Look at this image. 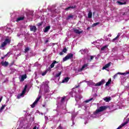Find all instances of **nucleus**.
Listing matches in <instances>:
<instances>
[{
  "mask_svg": "<svg viewBox=\"0 0 129 129\" xmlns=\"http://www.w3.org/2000/svg\"><path fill=\"white\" fill-rule=\"evenodd\" d=\"M11 40L9 38H6L4 40L3 42L2 43L1 45H0V49H2L3 48H5L7 45H10L11 44Z\"/></svg>",
  "mask_w": 129,
  "mask_h": 129,
  "instance_id": "obj_1",
  "label": "nucleus"
},
{
  "mask_svg": "<svg viewBox=\"0 0 129 129\" xmlns=\"http://www.w3.org/2000/svg\"><path fill=\"white\" fill-rule=\"evenodd\" d=\"M107 108L105 106H100L99 109L96 110L95 112L94 113V114H97L99 113V112H101L102 111H104Z\"/></svg>",
  "mask_w": 129,
  "mask_h": 129,
  "instance_id": "obj_2",
  "label": "nucleus"
},
{
  "mask_svg": "<svg viewBox=\"0 0 129 129\" xmlns=\"http://www.w3.org/2000/svg\"><path fill=\"white\" fill-rule=\"evenodd\" d=\"M73 58V54L72 53H68L64 58H63L62 61L65 62V61H67V60H69V59H72Z\"/></svg>",
  "mask_w": 129,
  "mask_h": 129,
  "instance_id": "obj_3",
  "label": "nucleus"
},
{
  "mask_svg": "<svg viewBox=\"0 0 129 129\" xmlns=\"http://www.w3.org/2000/svg\"><path fill=\"white\" fill-rule=\"evenodd\" d=\"M74 32L76 34H78V35H80V34H82L83 33V30H82L81 29L79 30L77 29L76 28H73Z\"/></svg>",
  "mask_w": 129,
  "mask_h": 129,
  "instance_id": "obj_4",
  "label": "nucleus"
},
{
  "mask_svg": "<svg viewBox=\"0 0 129 129\" xmlns=\"http://www.w3.org/2000/svg\"><path fill=\"white\" fill-rule=\"evenodd\" d=\"M30 31L31 32H34V33H36L37 32V27L35 26H30Z\"/></svg>",
  "mask_w": 129,
  "mask_h": 129,
  "instance_id": "obj_5",
  "label": "nucleus"
},
{
  "mask_svg": "<svg viewBox=\"0 0 129 129\" xmlns=\"http://www.w3.org/2000/svg\"><path fill=\"white\" fill-rule=\"evenodd\" d=\"M25 79H27V74H26L21 76V78L20 80V82H23Z\"/></svg>",
  "mask_w": 129,
  "mask_h": 129,
  "instance_id": "obj_6",
  "label": "nucleus"
},
{
  "mask_svg": "<svg viewBox=\"0 0 129 129\" xmlns=\"http://www.w3.org/2000/svg\"><path fill=\"white\" fill-rule=\"evenodd\" d=\"M1 64L4 67H8V66H9V62H8L7 61H2Z\"/></svg>",
  "mask_w": 129,
  "mask_h": 129,
  "instance_id": "obj_7",
  "label": "nucleus"
},
{
  "mask_svg": "<svg viewBox=\"0 0 129 129\" xmlns=\"http://www.w3.org/2000/svg\"><path fill=\"white\" fill-rule=\"evenodd\" d=\"M126 0H122L123 2H121L119 1H117V3L120 6H122L123 5H126Z\"/></svg>",
  "mask_w": 129,
  "mask_h": 129,
  "instance_id": "obj_8",
  "label": "nucleus"
},
{
  "mask_svg": "<svg viewBox=\"0 0 129 129\" xmlns=\"http://www.w3.org/2000/svg\"><path fill=\"white\" fill-rule=\"evenodd\" d=\"M110 65H111V62H109V63L106 64L105 66H104L102 68L103 70H104V69H106L107 68H108Z\"/></svg>",
  "mask_w": 129,
  "mask_h": 129,
  "instance_id": "obj_9",
  "label": "nucleus"
},
{
  "mask_svg": "<svg viewBox=\"0 0 129 129\" xmlns=\"http://www.w3.org/2000/svg\"><path fill=\"white\" fill-rule=\"evenodd\" d=\"M57 63H59V62H58L56 60H53V62L50 66V68H54V66H55V64H56Z\"/></svg>",
  "mask_w": 129,
  "mask_h": 129,
  "instance_id": "obj_10",
  "label": "nucleus"
},
{
  "mask_svg": "<svg viewBox=\"0 0 129 129\" xmlns=\"http://www.w3.org/2000/svg\"><path fill=\"white\" fill-rule=\"evenodd\" d=\"M103 83H104V80H102L101 82H99L96 83L95 85V86H100V85H101L102 84H103Z\"/></svg>",
  "mask_w": 129,
  "mask_h": 129,
  "instance_id": "obj_11",
  "label": "nucleus"
},
{
  "mask_svg": "<svg viewBox=\"0 0 129 129\" xmlns=\"http://www.w3.org/2000/svg\"><path fill=\"white\" fill-rule=\"evenodd\" d=\"M75 8H76V6H70L69 7L65 9L66 11H69V10H70L71 9H72V10H73V9H75Z\"/></svg>",
  "mask_w": 129,
  "mask_h": 129,
  "instance_id": "obj_12",
  "label": "nucleus"
},
{
  "mask_svg": "<svg viewBox=\"0 0 129 129\" xmlns=\"http://www.w3.org/2000/svg\"><path fill=\"white\" fill-rule=\"evenodd\" d=\"M23 20H25L24 17H20L17 18L16 22H20V21H23Z\"/></svg>",
  "mask_w": 129,
  "mask_h": 129,
  "instance_id": "obj_13",
  "label": "nucleus"
},
{
  "mask_svg": "<svg viewBox=\"0 0 129 129\" xmlns=\"http://www.w3.org/2000/svg\"><path fill=\"white\" fill-rule=\"evenodd\" d=\"M69 79H70V78L66 77V78H64V80H62V83H65V82H68V81H69Z\"/></svg>",
  "mask_w": 129,
  "mask_h": 129,
  "instance_id": "obj_14",
  "label": "nucleus"
},
{
  "mask_svg": "<svg viewBox=\"0 0 129 129\" xmlns=\"http://www.w3.org/2000/svg\"><path fill=\"white\" fill-rule=\"evenodd\" d=\"M50 26H46L44 30V33H47V32H48L49 30H50Z\"/></svg>",
  "mask_w": 129,
  "mask_h": 129,
  "instance_id": "obj_15",
  "label": "nucleus"
},
{
  "mask_svg": "<svg viewBox=\"0 0 129 129\" xmlns=\"http://www.w3.org/2000/svg\"><path fill=\"white\" fill-rule=\"evenodd\" d=\"M104 100H105L106 102H109V101L111 100V98L110 97H106L104 99Z\"/></svg>",
  "mask_w": 129,
  "mask_h": 129,
  "instance_id": "obj_16",
  "label": "nucleus"
},
{
  "mask_svg": "<svg viewBox=\"0 0 129 129\" xmlns=\"http://www.w3.org/2000/svg\"><path fill=\"white\" fill-rule=\"evenodd\" d=\"M88 18L89 19H91L92 18V12L91 11H89L88 14Z\"/></svg>",
  "mask_w": 129,
  "mask_h": 129,
  "instance_id": "obj_17",
  "label": "nucleus"
},
{
  "mask_svg": "<svg viewBox=\"0 0 129 129\" xmlns=\"http://www.w3.org/2000/svg\"><path fill=\"white\" fill-rule=\"evenodd\" d=\"M108 47V45H105L103 47H102L101 48V51H104V50H106L107 49V47Z\"/></svg>",
  "mask_w": 129,
  "mask_h": 129,
  "instance_id": "obj_18",
  "label": "nucleus"
},
{
  "mask_svg": "<svg viewBox=\"0 0 129 129\" xmlns=\"http://www.w3.org/2000/svg\"><path fill=\"white\" fill-rule=\"evenodd\" d=\"M87 66H88V64L87 63H85V64H84L81 69V71H82L83 69H84V68H86Z\"/></svg>",
  "mask_w": 129,
  "mask_h": 129,
  "instance_id": "obj_19",
  "label": "nucleus"
},
{
  "mask_svg": "<svg viewBox=\"0 0 129 129\" xmlns=\"http://www.w3.org/2000/svg\"><path fill=\"white\" fill-rule=\"evenodd\" d=\"M74 17V16L72 15H70L69 16H68V17L67 18V20H70V19H73V18Z\"/></svg>",
  "mask_w": 129,
  "mask_h": 129,
  "instance_id": "obj_20",
  "label": "nucleus"
},
{
  "mask_svg": "<svg viewBox=\"0 0 129 129\" xmlns=\"http://www.w3.org/2000/svg\"><path fill=\"white\" fill-rule=\"evenodd\" d=\"M111 82V79L108 80V82L106 83L105 86H108Z\"/></svg>",
  "mask_w": 129,
  "mask_h": 129,
  "instance_id": "obj_21",
  "label": "nucleus"
},
{
  "mask_svg": "<svg viewBox=\"0 0 129 129\" xmlns=\"http://www.w3.org/2000/svg\"><path fill=\"white\" fill-rule=\"evenodd\" d=\"M37 103H38V102H36V101H35L31 105V107H32V108H34V107L35 106L36 104H37Z\"/></svg>",
  "mask_w": 129,
  "mask_h": 129,
  "instance_id": "obj_22",
  "label": "nucleus"
},
{
  "mask_svg": "<svg viewBox=\"0 0 129 129\" xmlns=\"http://www.w3.org/2000/svg\"><path fill=\"white\" fill-rule=\"evenodd\" d=\"M91 100H93V98H91L89 99V100H87L85 101V102L86 103H88V102H89V101H91Z\"/></svg>",
  "mask_w": 129,
  "mask_h": 129,
  "instance_id": "obj_23",
  "label": "nucleus"
},
{
  "mask_svg": "<svg viewBox=\"0 0 129 129\" xmlns=\"http://www.w3.org/2000/svg\"><path fill=\"white\" fill-rule=\"evenodd\" d=\"M67 51H68V50L67 48H66V47H64L62 50L63 53H67Z\"/></svg>",
  "mask_w": 129,
  "mask_h": 129,
  "instance_id": "obj_24",
  "label": "nucleus"
},
{
  "mask_svg": "<svg viewBox=\"0 0 129 129\" xmlns=\"http://www.w3.org/2000/svg\"><path fill=\"white\" fill-rule=\"evenodd\" d=\"M62 72H60L58 74H57L55 75V77L58 78L59 76H60Z\"/></svg>",
  "mask_w": 129,
  "mask_h": 129,
  "instance_id": "obj_25",
  "label": "nucleus"
},
{
  "mask_svg": "<svg viewBox=\"0 0 129 129\" xmlns=\"http://www.w3.org/2000/svg\"><path fill=\"white\" fill-rule=\"evenodd\" d=\"M90 62H91L93 59H94V56L93 55H90Z\"/></svg>",
  "mask_w": 129,
  "mask_h": 129,
  "instance_id": "obj_26",
  "label": "nucleus"
},
{
  "mask_svg": "<svg viewBox=\"0 0 129 129\" xmlns=\"http://www.w3.org/2000/svg\"><path fill=\"white\" fill-rule=\"evenodd\" d=\"M30 50V49L29 48V47H26L25 48V52L27 53V52H29V50Z\"/></svg>",
  "mask_w": 129,
  "mask_h": 129,
  "instance_id": "obj_27",
  "label": "nucleus"
},
{
  "mask_svg": "<svg viewBox=\"0 0 129 129\" xmlns=\"http://www.w3.org/2000/svg\"><path fill=\"white\" fill-rule=\"evenodd\" d=\"M6 106H7V105H2L0 109V110H3L5 108V107H6Z\"/></svg>",
  "mask_w": 129,
  "mask_h": 129,
  "instance_id": "obj_28",
  "label": "nucleus"
},
{
  "mask_svg": "<svg viewBox=\"0 0 129 129\" xmlns=\"http://www.w3.org/2000/svg\"><path fill=\"white\" fill-rule=\"evenodd\" d=\"M41 99V96H39V97L37 98L35 100V101L37 102L39 101Z\"/></svg>",
  "mask_w": 129,
  "mask_h": 129,
  "instance_id": "obj_29",
  "label": "nucleus"
},
{
  "mask_svg": "<svg viewBox=\"0 0 129 129\" xmlns=\"http://www.w3.org/2000/svg\"><path fill=\"white\" fill-rule=\"evenodd\" d=\"M66 98V96H63L61 100V102H63L64 100H65V99Z\"/></svg>",
  "mask_w": 129,
  "mask_h": 129,
  "instance_id": "obj_30",
  "label": "nucleus"
},
{
  "mask_svg": "<svg viewBox=\"0 0 129 129\" xmlns=\"http://www.w3.org/2000/svg\"><path fill=\"white\" fill-rule=\"evenodd\" d=\"M118 38V36H116L114 39H112V42H114V41H116V40H117V38Z\"/></svg>",
  "mask_w": 129,
  "mask_h": 129,
  "instance_id": "obj_31",
  "label": "nucleus"
},
{
  "mask_svg": "<svg viewBox=\"0 0 129 129\" xmlns=\"http://www.w3.org/2000/svg\"><path fill=\"white\" fill-rule=\"evenodd\" d=\"M46 74H47V72H44L43 73H42V74H41V75L42 76H45V75H46Z\"/></svg>",
  "mask_w": 129,
  "mask_h": 129,
  "instance_id": "obj_32",
  "label": "nucleus"
},
{
  "mask_svg": "<svg viewBox=\"0 0 129 129\" xmlns=\"http://www.w3.org/2000/svg\"><path fill=\"white\" fill-rule=\"evenodd\" d=\"M117 74H119L120 75H125V73H117Z\"/></svg>",
  "mask_w": 129,
  "mask_h": 129,
  "instance_id": "obj_33",
  "label": "nucleus"
},
{
  "mask_svg": "<svg viewBox=\"0 0 129 129\" xmlns=\"http://www.w3.org/2000/svg\"><path fill=\"white\" fill-rule=\"evenodd\" d=\"M25 93H26V90H23L21 94V95H23V94H25Z\"/></svg>",
  "mask_w": 129,
  "mask_h": 129,
  "instance_id": "obj_34",
  "label": "nucleus"
},
{
  "mask_svg": "<svg viewBox=\"0 0 129 129\" xmlns=\"http://www.w3.org/2000/svg\"><path fill=\"white\" fill-rule=\"evenodd\" d=\"M117 75H118V74H117V73L116 74H115V75H114L113 79H115L116 78V77H117Z\"/></svg>",
  "mask_w": 129,
  "mask_h": 129,
  "instance_id": "obj_35",
  "label": "nucleus"
},
{
  "mask_svg": "<svg viewBox=\"0 0 129 129\" xmlns=\"http://www.w3.org/2000/svg\"><path fill=\"white\" fill-rule=\"evenodd\" d=\"M99 23L97 22V23H95L93 24V26H97V25H99Z\"/></svg>",
  "mask_w": 129,
  "mask_h": 129,
  "instance_id": "obj_36",
  "label": "nucleus"
},
{
  "mask_svg": "<svg viewBox=\"0 0 129 129\" xmlns=\"http://www.w3.org/2000/svg\"><path fill=\"white\" fill-rule=\"evenodd\" d=\"M63 51H62L61 52H59V55H60V56H62V55H64V53H63Z\"/></svg>",
  "mask_w": 129,
  "mask_h": 129,
  "instance_id": "obj_37",
  "label": "nucleus"
},
{
  "mask_svg": "<svg viewBox=\"0 0 129 129\" xmlns=\"http://www.w3.org/2000/svg\"><path fill=\"white\" fill-rule=\"evenodd\" d=\"M120 35H121V33H118V35H117V37H118V38H119V37H120Z\"/></svg>",
  "mask_w": 129,
  "mask_h": 129,
  "instance_id": "obj_38",
  "label": "nucleus"
},
{
  "mask_svg": "<svg viewBox=\"0 0 129 129\" xmlns=\"http://www.w3.org/2000/svg\"><path fill=\"white\" fill-rule=\"evenodd\" d=\"M28 87V86L27 85H26L25 86V87H24V90H27V88Z\"/></svg>",
  "mask_w": 129,
  "mask_h": 129,
  "instance_id": "obj_39",
  "label": "nucleus"
},
{
  "mask_svg": "<svg viewBox=\"0 0 129 129\" xmlns=\"http://www.w3.org/2000/svg\"><path fill=\"white\" fill-rule=\"evenodd\" d=\"M58 128H59V129L63 128V127H62V126H61V124H60L58 126Z\"/></svg>",
  "mask_w": 129,
  "mask_h": 129,
  "instance_id": "obj_40",
  "label": "nucleus"
},
{
  "mask_svg": "<svg viewBox=\"0 0 129 129\" xmlns=\"http://www.w3.org/2000/svg\"><path fill=\"white\" fill-rule=\"evenodd\" d=\"M10 52H8L7 54H6V55H4V57H8V55H9Z\"/></svg>",
  "mask_w": 129,
  "mask_h": 129,
  "instance_id": "obj_41",
  "label": "nucleus"
},
{
  "mask_svg": "<svg viewBox=\"0 0 129 129\" xmlns=\"http://www.w3.org/2000/svg\"><path fill=\"white\" fill-rule=\"evenodd\" d=\"M42 25H43V23H42V22L38 23V26H42Z\"/></svg>",
  "mask_w": 129,
  "mask_h": 129,
  "instance_id": "obj_42",
  "label": "nucleus"
},
{
  "mask_svg": "<svg viewBox=\"0 0 129 129\" xmlns=\"http://www.w3.org/2000/svg\"><path fill=\"white\" fill-rule=\"evenodd\" d=\"M80 85H78V86H75V88H78L79 87H80Z\"/></svg>",
  "mask_w": 129,
  "mask_h": 129,
  "instance_id": "obj_43",
  "label": "nucleus"
},
{
  "mask_svg": "<svg viewBox=\"0 0 129 129\" xmlns=\"http://www.w3.org/2000/svg\"><path fill=\"white\" fill-rule=\"evenodd\" d=\"M5 58H6V57H5V56H4L3 57H1V59L3 60V59H5Z\"/></svg>",
  "mask_w": 129,
  "mask_h": 129,
  "instance_id": "obj_44",
  "label": "nucleus"
},
{
  "mask_svg": "<svg viewBox=\"0 0 129 129\" xmlns=\"http://www.w3.org/2000/svg\"><path fill=\"white\" fill-rule=\"evenodd\" d=\"M48 42H49V40H46L45 41V44H47V43H48Z\"/></svg>",
  "mask_w": 129,
  "mask_h": 129,
  "instance_id": "obj_45",
  "label": "nucleus"
},
{
  "mask_svg": "<svg viewBox=\"0 0 129 129\" xmlns=\"http://www.w3.org/2000/svg\"><path fill=\"white\" fill-rule=\"evenodd\" d=\"M42 106L43 107H46V104H43Z\"/></svg>",
  "mask_w": 129,
  "mask_h": 129,
  "instance_id": "obj_46",
  "label": "nucleus"
},
{
  "mask_svg": "<svg viewBox=\"0 0 129 129\" xmlns=\"http://www.w3.org/2000/svg\"><path fill=\"white\" fill-rule=\"evenodd\" d=\"M33 129H37V126H35L33 127Z\"/></svg>",
  "mask_w": 129,
  "mask_h": 129,
  "instance_id": "obj_47",
  "label": "nucleus"
},
{
  "mask_svg": "<svg viewBox=\"0 0 129 129\" xmlns=\"http://www.w3.org/2000/svg\"><path fill=\"white\" fill-rule=\"evenodd\" d=\"M125 75H126V74H129V72H126V73H125Z\"/></svg>",
  "mask_w": 129,
  "mask_h": 129,
  "instance_id": "obj_48",
  "label": "nucleus"
},
{
  "mask_svg": "<svg viewBox=\"0 0 129 129\" xmlns=\"http://www.w3.org/2000/svg\"><path fill=\"white\" fill-rule=\"evenodd\" d=\"M89 29H90V27H88L87 30H89Z\"/></svg>",
  "mask_w": 129,
  "mask_h": 129,
  "instance_id": "obj_49",
  "label": "nucleus"
},
{
  "mask_svg": "<svg viewBox=\"0 0 129 129\" xmlns=\"http://www.w3.org/2000/svg\"><path fill=\"white\" fill-rule=\"evenodd\" d=\"M108 37H111V34H109V35H108Z\"/></svg>",
  "mask_w": 129,
  "mask_h": 129,
  "instance_id": "obj_50",
  "label": "nucleus"
},
{
  "mask_svg": "<svg viewBox=\"0 0 129 129\" xmlns=\"http://www.w3.org/2000/svg\"><path fill=\"white\" fill-rule=\"evenodd\" d=\"M2 101V99L0 98V102Z\"/></svg>",
  "mask_w": 129,
  "mask_h": 129,
  "instance_id": "obj_51",
  "label": "nucleus"
}]
</instances>
